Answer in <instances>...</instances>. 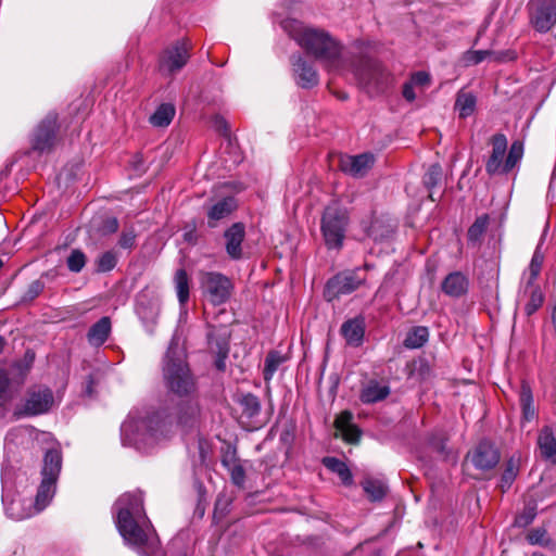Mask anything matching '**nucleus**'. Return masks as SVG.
Listing matches in <instances>:
<instances>
[{
    "mask_svg": "<svg viewBox=\"0 0 556 556\" xmlns=\"http://www.w3.org/2000/svg\"><path fill=\"white\" fill-rule=\"evenodd\" d=\"M323 464L328 470L338 475L344 485H351L353 483L352 472L344 462L336 457H325Z\"/></svg>",
    "mask_w": 556,
    "mask_h": 556,
    "instance_id": "nucleus-33",
    "label": "nucleus"
},
{
    "mask_svg": "<svg viewBox=\"0 0 556 556\" xmlns=\"http://www.w3.org/2000/svg\"><path fill=\"white\" fill-rule=\"evenodd\" d=\"M486 224H488V218L485 216L478 218L468 230L469 239H471V240L478 239L485 230Z\"/></svg>",
    "mask_w": 556,
    "mask_h": 556,
    "instance_id": "nucleus-52",
    "label": "nucleus"
},
{
    "mask_svg": "<svg viewBox=\"0 0 556 556\" xmlns=\"http://www.w3.org/2000/svg\"><path fill=\"white\" fill-rule=\"evenodd\" d=\"M359 400L364 404H372L382 400V384L378 379H369L362 384Z\"/></svg>",
    "mask_w": 556,
    "mask_h": 556,
    "instance_id": "nucleus-32",
    "label": "nucleus"
},
{
    "mask_svg": "<svg viewBox=\"0 0 556 556\" xmlns=\"http://www.w3.org/2000/svg\"><path fill=\"white\" fill-rule=\"evenodd\" d=\"M236 203L233 198H224L216 202L207 212L208 226L216 227V222L227 217L235 210Z\"/></svg>",
    "mask_w": 556,
    "mask_h": 556,
    "instance_id": "nucleus-29",
    "label": "nucleus"
},
{
    "mask_svg": "<svg viewBox=\"0 0 556 556\" xmlns=\"http://www.w3.org/2000/svg\"><path fill=\"white\" fill-rule=\"evenodd\" d=\"M383 394H384V399L388 396L389 394V388L384 386V391H383Z\"/></svg>",
    "mask_w": 556,
    "mask_h": 556,
    "instance_id": "nucleus-59",
    "label": "nucleus"
},
{
    "mask_svg": "<svg viewBox=\"0 0 556 556\" xmlns=\"http://www.w3.org/2000/svg\"><path fill=\"white\" fill-rule=\"evenodd\" d=\"M467 289L468 280L459 271L448 274L442 282L443 292L453 298H458L465 294Z\"/></svg>",
    "mask_w": 556,
    "mask_h": 556,
    "instance_id": "nucleus-25",
    "label": "nucleus"
},
{
    "mask_svg": "<svg viewBox=\"0 0 556 556\" xmlns=\"http://www.w3.org/2000/svg\"><path fill=\"white\" fill-rule=\"evenodd\" d=\"M58 128V115L54 112L48 113L34 131L33 149L39 152L49 151L55 142Z\"/></svg>",
    "mask_w": 556,
    "mask_h": 556,
    "instance_id": "nucleus-16",
    "label": "nucleus"
},
{
    "mask_svg": "<svg viewBox=\"0 0 556 556\" xmlns=\"http://www.w3.org/2000/svg\"><path fill=\"white\" fill-rule=\"evenodd\" d=\"M353 414L350 410L341 412L334 420V427L339 435L348 443L355 444L359 441L362 431L353 422Z\"/></svg>",
    "mask_w": 556,
    "mask_h": 556,
    "instance_id": "nucleus-20",
    "label": "nucleus"
},
{
    "mask_svg": "<svg viewBox=\"0 0 556 556\" xmlns=\"http://www.w3.org/2000/svg\"><path fill=\"white\" fill-rule=\"evenodd\" d=\"M476 108V97L470 92L460 91L457 94L455 109L458 111L460 117L465 118L470 116Z\"/></svg>",
    "mask_w": 556,
    "mask_h": 556,
    "instance_id": "nucleus-35",
    "label": "nucleus"
},
{
    "mask_svg": "<svg viewBox=\"0 0 556 556\" xmlns=\"http://www.w3.org/2000/svg\"><path fill=\"white\" fill-rule=\"evenodd\" d=\"M349 225V214L338 204L328 205L321 216L320 230L328 249H341Z\"/></svg>",
    "mask_w": 556,
    "mask_h": 556,
    "instance_id": "nucleus-7",
    "label": "nucleus"
},
{
    "mask_svg": "<svg viewBox=\"0 0 556 556\" xmlns=\"http://www.w3.org/2000/svg\"><path fill=\"white\" fill-rule=\"evenodd\" d=\"M62 468L61 452L52 448L48 450L43 457V466L41 470L42 478H49L56 482Z\"/></svg>",
    "mask_w": 556,
    "mask_h": 556,
    "instance_id": "nucleus-26",
    "label": "nucleus"
},
{
    "mask_svg": "<svg viewBox=\"0 0 556 556\" xmlns=\"http://www.w3.org/2000/svg\"><path fill=\"white\" fill-rule=\"evenodd\" d=\"M341 334L351 346H359L363 343L365 327L362 318L349 319L341 326Z\"/></svg>",
    "mask_w": 556,
    "mask_h": 556,
    "instance_id": "nucleus-24",
    "label": "nucleus"
},
{
    "mask_svg": "<svg viewBox=\"0 0 556 556\" xmlns=\"http://www.w3.org/2000/svg\"><path fill=\"white\" fill-rule=\"evenodd\" d=\"M166 389L178 397H189L195 391V380L186 362V353L173 338L163 361Z\"/></svg>",
    "mask_w": 556,
    "mask_h": 556,
    "instance_id": "nucleus-5",
    "label": "nucleus"
},
{
    "mask_svg": "<svg viewBox=\"0 0 556 556\" xmlns=\"http://www.w3.org/2000/svg\"><path fill=\"white\" fill-rule=\"evenodd\" d=\"M54 404L53 392L45 386L30 387L21 405L14 410V416L18 418L33 417L47 414Z\"/></svg>",
    "mask_w": 556,
    "mask_h": 556,
    "instance_id": "nucleus-9",
    "label": "nucleus"
},
{
    "mask_svg": "<svg viewBox=\"0 0 556 556\" xmlns=\"http://www.w3.org/2000/svg\"><path fill=\"white\" fill-rule=\"evenodd\" d=\"M363 226L367 235L376 239L379 230L382 227V222L380 220V217L378 216L377 212L374 211L369 217V220L363 222Z\"/></svg>",
    "mask_w": 556,
    "mask_h": 556,
    "instance_id": "nucleus-49",
    "label": "nucleus"
},
{
    "mask_svg": "<svg viewBox=\"0 0 556 556\" xmlns=\"http://www.w3.org/2000/svg\"><path fill=\"white\" fill-rule=\"evenodd\" d=\"M415 88L416 87L410 81H407L403 87V97L409 102L416 99Z\"/></svg>",
    "mask_w": 556,
    "mask_h": 556,
    "instance_id": "nucleus-55",
    "label": "nucleus"
},
{
    "mask_svg": "<svg viewBox=\"0 0 556 556\" xmlns=\"http://www.w3.org/2000/svg\"><path fill=\"white\" fill-rule=\"evenodd\" d=\"M409 81L416 87L425 89L430 85L431 77L429 73L420 71L412 75Z\"/></svg>",
    "mask_w": 556,
    "mask_h": 556,
    "instance_id": "nucleus-53",
    "label": "nucleus"
},
{
    "mask_svg": "<svg viewBox=\"0 0 556 556\" xmlns=\"http://www.w3.org/2000/svg\"><path fill=\"white\" fill-rule=\"evenodd\" d=\"M543 261H544V255L540 251V247H538L536 250L534 251V254L532 256L529 268L523 275V277L526 279V283L528 286H532L534 283L535 279L538 278V276L541 271Z\"/></svg>",
    "mask_w": 556,
    "mask_h": 556,
    "instance_id": "nucleus-39",
    "label": "nucleus"
},
{
    "mask_svg": "<svg viewBox=\"0 0 556 556\" xmlns=\"http://www.w3.org/2000/svg\"><path fill=\"white\" fill-rule=\"evenodd\" d=\"M97 381L92 375H88L85 381L84 393L88 396H92L94 393V386Z\"/></svg>",
    "mask_w": 556,
    "mask_h": 556,
    "instance_id": "nucleus-56",
    "label": "nucleus"
},
{
    "mask_svg": "<svg viewBox=\"0 0 556 556\" xmlns=\"http://www.w3.org/2000/svg\"><path fill=\"white\" fill-rule=\"evenodd\" d=\"M26 357H28V362H15L11 366V370L0 367V399H11L12 384L15 383L17 387H20L24 383L34 361V354L30 355L27 352Z\"/></svg>",
    "mask_w": 556,
    "mask_h": 556,
    "instance_id": "nucleus-15",
    "label": "nucleus"
},
{
    "mask_svg": "<svg viewBox=\"0 0 556 556\" xmlns=\"http://www.w3.org/2000/svg\"><path fill=\"white\" fill-rule=\"evenodd\" d=\"M189 50V45L185 40L176 41L166 48L160 58V72L168 75L179 72L190 58Z\"/></svg>",
    "mask_w": 556,
    "mask_h": 556,
    "instance_id": "nucleus-14",
    "label": "nucleus"
},
{
    "mask_svg": "<svg viewBox=\"0 0 556 556\" xmlns=\"http://www.w3.org/2000/svg\"><path fill=\"white\" fill-rule=\"evenodd\" d=\"M365 281L363 269L344 270L329 279L325 288V298L328 301L338 299L341 295L350 294Z\"/></svg>",
    "mask_w": 556,
    "mask_h": 556,
    "instance_id": "nucleus-11",
    "label": "nucleus"
},
{
    "mask_svg": "<svg viewBox=\"0 0 556 556\" xmlns=\"http://www.w3.org/2000/svg\"><path fill=\"white\" fill-rule=\"evenodd\" d=\"M118 226H119L118 220L115 217H110V218L105 219L103 229L106 232L113 233V232L117 231Z\"/></svg>",
    "mask_w": 556,
    "mask_h": 556,
    "instance_id": "nucleus-57",
    "label": "nucleus"
},
{
    "mask_svg": "<svg viewBox=\"0 0 556 556\" xmlns=\"http://www.w3.org/2000/svg\"><path fill=\"white\" fill-rule=\"evenodd\" d=\"M519 470V459L510 457L506 464V469L502 475L501 488L503 491L510 488Z\"/></svg>",
    "mask_w": 556,
    "mask_h": 556,
    "instance_id": "nucleus-45",
    "label": "nucleus"
},
{
    "mask_svg": "<svg viewBox=\"0 0 556 556\" xmlns=\"http://www.w3.org/2000/svg\"><path fill=\"white\" fill-rule=\"evenodd\" d=\"M226 240L227 254L232 260H239L242 256V242L245 237V229L242 223L232 224L224 233Z\"/></svg>",
    "mask_w": 556,
    "mask_h": 556,
    "instance_id": "nucleus-21",
    "label": "nucleus"
},
{
    "mask_svg": "<svg viewBox=\"0 0 556 556\" xmlns=\"http://www.w3.org/2000/svg\"><path fill=\"white\" fill-rule=\"evenodd\" d=\"M45 285L41 280H35L29 286L27 291L25 292L23 300L24 301H33L36 299L43 290Z\"/></svg>",
    "mask_w": 556,
    "mask_h": 556,
    "instance_id": "nucleus-54",
    "label": "nucleus"
},
{
    "mask_svg": "<svg viewBox=\"0 0 556 556\" xmlns=\"http://www.w3.org/2000/svg\"><path fill=\"white\" fill-rule=\"evenodd\" d=\"M429 338V331L427 327L418 326L413 328L406 336L404 344L408 349L421 348Z\"/></svg>",
    "mask_w": 556,
    "mask_h": 556,
    "instance_id": "nucleus-37",
    "label": "nucleus"
},
{
    "mask_svg": "<svg viewBox=\"0 0 556 556\" xmlns=\"http://www.w3.org/2000/svg\"><path fill=\"white\" fill-rule=\"evenodd\" d=\"M206 338L210 351L216 355V368L224 371L226 368V358L229 353L230 332L226 327L210 326Z\"/></svg>",
    "mask_w": 556,
    "mask_h": 556,
    "instance_id": "nucleus-17",
    "label": "nucleus"
},
{
    "mask_svg": "<svg viewBox=\"0 0 556 556\" xmlns=\"http://www.w3.org/2000/svg\"><path fill=\"white\" fill-rule=\"evenodd\" d=\"M239 403L242 408L243 416L249 419L256 417L261 412L260 400L252 393L242 395Z\"/></svg>",
    "mask_w": 556,
    "mask_h": 556,
    "instance_id": "nucleus-38",
    "label": "nucleus"
},
{
    "mask_svg": "<svg viewBox=\"0 0 556 556\" xmlns=\"http://www.w3.org/2000/svg\"><path fill=\"white\" fill-rule=\"evenodd\" d=\"M442 178V168L439 164H432L429 166L427 172L424 175L422 182L425 187L429 190V198L434 201L432 189L435 188Z\"/></svg>",
    "mask_w": 556,
    "mask_h": 556,
    "instance_id": "nucleus-40",
    "label": "nucleus"
},
{
    "mask_svg": "<svg viewBox=\"0 0 556 556\" xmlns=\"http://www.w3.org/2000/svg\"><path fill=\"white\" fill-rule=\"evenodd\" d=\"M137 314L144 321H150L154 324L157 319L160 308L156 303H150L149 305H144L142 302V295H139L137 300Z\"/></svg>",
    "mask_w": 556,
    "mask_h": 556,
    "instance_id": "nucleus-41",
    "label": "nucleus"
},
{
    "mask_svg": "<svg viewBox=\"0 0 556 556\" xmlns=\"http://www.w3.org/2000/svg\"><path fill=\"white\" fill-rule=\"evenodd\" d=\"M492 153L485 163V170L490 175L509 173L522 159L523 143L514 141L510 146L506 159L507 138L503 134H496L491 139Z\"/></svg>",
    "mask_w": 556,
    "mask_h": 556,
    "instance_id": "nucleus-6",
    "label": "nucleus"
},
{
    "mask_svg": "<svg viewBox=\"0 0 556 556\" xmlns=\"http://www.w3.org/2000/svg\"><path fill=\"white\" fill-rule=\"evenodd\" d=\"M283 362V357L279 352L271 351L267 354L264 363L263 376L264 380L268 381L273 378L274 374Z\"/></svg>",
    "mask_w": 556,
    "mask_h": 556,
    "instance_id": "nucleus-42",
    "label": "nucleus"
},
{
    "mask_svg": "<svg viewBox=\"0 0 556 556\" xmlns=\"http://www.w3.org/2000/svg\"><path fill=\"white\" fill-rule=\"evenodd\" d=\"M200 283L203 295L215 306L226 303L233 290L231 280L217 271L203 273Z\"/></svg>",
    "mask_w": 556,
    "mask_h": 556,
    "instance_id": "nucleus-10",
    "label": "nucleus"
},
{
    "mask_svg": "<svg viewBox=\"0 0 556 556\" xmlns=\"http://www.w3.org/2000/svg\"><path fill=\"white\" fill-rule=\"evenodd\" d=\"M528 10L530 23L535 30L547 33L556 24L555 0H530Z\"/></svg>",
    "mask_w": 556,
    "mask_h": 556,
    "instance_id": "nucleus-12",
    "label": "nucleus"
},
{
    "mask_svg": "<svg viewBox=\"0 0 556 556\" xmlns=\"http://www.w3.org/2000/svg\"><path fill=\"white\" fill-rule=\"evenodd\" d=\"M174 115V105L169 103H163L150 116V123L156 127H165L170 124Z\"/></svg>",
    "mask_w": 556,
    "mask_h": 556,
    "instance_id": "nucleus-34",
    "label": "nucleus"
},
{
    "mask_svg": "<svg viewBox=\"0 0 556 556\" xmlns=\"http://www.w3.org/2000/svg\"><path fill=\"white\" fill-rule=\"evenodd\" d=\"M338 168L345 175L353 178L365 177L376 163L372 153L365 152L357 155L339 153L334 156Z\"/></svg>",
    "mask_w": 556,
    "mask_h": 556,
    "instance_id": "nucleus-13",
    "label": "nucleus"
},
{
    "mask_svg": "<svg viewBox=\"0 0 556 556\" xmlns=\"http://www.w3.org/2000/svg\"><path fill=\"white\" fill-rule=\"evenodd\" d=\"M391 227L390 224L383 225V228Z\"/></svg>",
    "mask_w": 556,
    "mask_h": 556,
    "instance_id": "nucleus-62",
    "label": "nucleus"
},
{
    "mask_svg": "<svg viewBox=\"0 0 556 556\" xmlns=\"http://www.w3.org/2000/svg\"><path fill=\"white\" fill-rule=\"evenodd\" d=\"M493 56L495 61L503 62L515 59L513 52H493L491 50H467L463 53L460 62L464 66L469 67L477 65L486 58Z\"/></svg>",
    "mask_w": 556,
    "mask_h": 556,
    "instance_id": "nucleus-22",
    "label": "nucleus"
},
{
    "mask_svg": "<svg viewBox=\"0 0 556 556\" xmlns=\"http://www.w3.org/2000/svg\"><path fill=\"white\" fill-rule=\"evenodd\" d=\"M136 232L132 228L124 229L121 233L118 245L122 249H132L136 243Z\"/></svg>",
    "mask_w": 556,
    "mask_h": 556,
    "instance_id": "nucleus-50",
    "label": "nucleus"
},
{
    "mask_svg": "<svg viewBox=\"0 0 556 556\" xmlns=\"http://www.w3.org/2000/svg\"><path fill=\"white\" fill-rule=\"evenodd\" d=\"M31 442V430L26 427L11 429L5 435L7 459L2 466V503L5 514L13 520H23L37 514L29 498L21 497L17 484L26 481V472L17 467L16 448Z\"/></svg>",
    "mask_w": 556,
    "mask_h": 556,
    "instance_id": "nucleus-3",
    "label": "nucleus"
},
{
    "mask_svg": "<svg viewBox=\"0 0 556 556\" xmlns=\"http://www.w3.org/2000/svg\"><path fill=\"white\" fill-rule=\"evenodd\" d=\"M2 265H3V263H2V261L0 260V268L2 267Z\"/></svg>",
    "mask_w": 556,
    "mask_h": 556,
    "instance_id": "nucleus-63",
    "label": "nucleus"
},
{
    "mask_svg": "<svg viewBox=\"0 0 556 556\" xmlns=\"http://www.w3.org/2000/svg\"><path fill=\"white\" fill-rule=\"evenodd\" d=\"M519 402L522 410V418L526 421L533 420L536 417V408L534 406L532 390L526 381L521 382Z\"/></svg>",
    "mask_w": 556,
    "mask_h": 556,
    "instance_id": "nucleus-31",
    "label": "nucleus"
},
{
    "mask_svg": "<svg viewBox=\"0 0 556 556\" xmlns=\"http://www.w3.org/2000/svg\"><path fill=\"white\" fill-rule=\"evenodd\" d=\"M56 482L49 478H42L38 488L35 503L33 504L37 514L42 511L51 502L55 493Z\"/></svg>",
    "mask_w": 556,
    "mask_h": 556,
    "instance_id": "nucleus-30",
    "label": "nucleus"
},
{
    "mask_svg": "<svg viewBox=\"0 0 556 556\" xmlns=\"http://www.w3.org/2000/svg\"><path fill=\"white\" fill-rule=\"evenodd\" d=\"M116 527L126 542L140 556H155L160 540L149 520L141 492L125 493L114 504Z\"/></svg>",
    "mask_w": 556,
    "mask_h": 556,
    "instance_id": "nucleus-2",
    "label": "nucleus"
},
{
    "mask_svg": "<svg viewBox=\"0 0 556 556\" xmlns=\"http://www.w3.org/2000/svg\"><path fill=\"white\" fill-rule=\"evenodd\" d=\"M87 263V256L80 249H73L66 258V266L72 273H80Z\"/></svg>",
    "mask_w": 556,
    "mask_h": 556,
    "instance_id": "nucleus-44",
    "label": "nucleus"
},
{
    "mask_svg": "<svg viewBox=\"0 0 556 556\" xmlns=\"http://www.w3.org/2000/svg\"><path fill=\"white\" fill-rule=\"evenodd\" d=\"M117 264V255L113 251H106L99 255L96 261L97 271H111Z\"/></svg>",
    "mask_w": 556,
    "mask_h": 556,
    "instance_id": "nucleus-46",
    "label": "nucleus"
},
{
    "mask_svg": "<svg viewBox=\"0 0 556 556\" xmlns=\"http://www.w3.org/2000/svg\"><path fill=\"white\" fill-rule=\"evenodd\" d=\"M362 485L371 501H380L382 498V484L379 481L366 479Z\"/></svg>",
    "mask_w": 556,
    "mask_h": 556,
    "instance_id": "nucleus-48",
    "label": "nucleus"
},
{
    "mask_svg": "<svg viewBox=\"0 0 556 556\" xmlns=\"http://www.w3.org/2000/svg\"><path fill=\"white\" fill-rule=\"evenodd\" d=\"M165 556H174V555L172 554V552H170V551H167V552L165 553ZM177 556H187V555H186V553L179 552V553L177 554Z\"/></svg>",
    "mask_w": 556,
    "mask_h": 556,
    "instance_id": "nucleus-58",
    "label": "nucleus"
},
{
    "mask_svg": "<svg viewBox=\"0 0 556 556\" xmlns=\"http://www.w3.org/2000/svg\"><path fill=\"white\" fill-rule=\"evenodd\" d=\"M468 457L477 469L489 470L500 462V452L491 442L481 441Z\"/></svg>",
    "mask_w": 556,
    "mask_h": 556,
    "instance_id": "nucleus-19",
    "label": "nucleus"
},
{
    "mask_svg": "<svg viewBox=\"0 0 556 556\" xmlns=\"http://www.w3.org/2000/svg\"><path fill=\"white\" fill-rule=\"evenodd\" d=\"M219 122L224 124L225 129L227 130V128H226V124H225L224 119H219Z\"/></svg>",
    "mask_w": 556,
    "mask_h": 556,
    "instance_id": "nucleus-60",
    "label": "nucleus"
},
{
    "mask_svg": "<svg viewBox=\"0 0 556 556\" xmlns=\"http://www.w3.org/2000/svg\"><path fill=\"white\" fill-rule=\"evenodd\" d=\"M175 289L180 305L189 300V278L185 269H178L174 277Z\"/></svg>",
    "mask_w": 556,
    "mask_h": 556,
    "instance_id": "nucleus-36",
    "label": "nucleus"
},
{
    "mask_svg": "<svg viewBox=\"0 0 556 556\" xmlns=\"http://www.w3.org/2000/svg\"><path fill=\"white\" fill-rule=\"evenodd\" d=\"M110 333L111 320L109 317L104 316L90 327L87 333V340L90 345L99 348L108 340Z\"/></svg>",
    "mask_w": 556,
    "mask_h": 556,
    "instance_id": "nucleus-27",
    "label": "nucleus"
},
{
    "mask_svg": "<svg viewBox=\"0 0 556 556\" xmlns=\"http://www.w3.org/2000/svg\"><path fill=\"white\" fill-rule=\"evenodd\" d=\"M281 28L303 48L307 54L320 61L328 71L342 68V47L327 31L305 27L295 18H285Z\"/></svg>",
    "mask_w": 556,
    "mask_h": 556,
    "instance_id": "nucleus-4",
    "label": "nucleus"
},
{
    "mask_svg": "<svg viewBox=\"0 0 556 556\" xmlns=\"http://www.w3.org/2000/svg\"><path fill=\"white\" fill-rule=\"evenodd\" d=\"M536 516V507L535 505L529 504L527 505L523 510L516 516L515 518V525L520 528H525L529 526Z\"/></svg>",
    "mask_w": 556,
    "mask_h": 556,
    "instance_id": "nucleus-47",
    "label": "nucleus"
},
{
    "mask_svg": "<svg viewBox=\"0 0 556 556\" xmlns=\"http://www.w3.org/2000/svg\"><path fill=\"white\" fill-rule=\"evenodd\" d=\"M526 288L530 290V300L525 306V312L528 316H531L542 306L544 296L539 287L534 286V283L532 286L526 283Z\"/></svg>",
    "mask_w": 556,
    "mask_h": 556,
    "instance_id": "nucleus-43",
    "label": "nucleus"
},
{
    "mask_svg": "<svg viewBox=\"0 0 556 556\" xmlns=\"http://www.w3.org/2000/svg\"><path fill=\"white\" fill-rule=\"evenodd\" d=\"M536 443L542 458L556 464V438L549 426H544L540 430Z\"/></svg>",
    "mask_w": 556,
    "mask_h": 556,
    "instance_id": "nucleus-23",
    "label": "nucleus"
},
{
    "mask_svg": "<svg viewBox=\"0 0 556 556\" xmlns=\"http://www.w3.org/2000/svg\"><path fill=\"white\" fill-rule=\"evenodd\" d=\"M291 63L294 79L300 87L309 89L318 85L319 76L312 63L300 54L292 55Z\"/></svg>",
    "mask_w": 556,
    "mask_h": 556,
    "instance_id": "nucleus-18",
    "label": "nucleus"
},
{
    "mask_svg": "<svg viewBox=\"0 0 556 556\" xmlns=\"http://www.w3.org/2000/svg\"><path fill=\"white\" fill-rule=\"evenodd\" d=\"M354 75L359 87L370 97H378L381 93V70L379 63L374 59L371 51L366 48L354 64Z\"/></svg>",
    "mask_w": 556,
    "mask_h": 556,
    "instance_id": "nucleus-8",
    "label": "nucleus"
},
{
    "mask_svg": "<svg viewBox=\"0 0 556 556\" xmlns=\"http://www.w3.org/2000/svg\"><path fill=\"white\" fill-rule=\"evenodd\" d=\"M391 227L390 224L383 225V228Z\"/></svg>",
    "mask_w": 556,
    "mask_h": 556,
    "instance_id": "nucleus-61",
    "label": "nucleus"
},
{
    "mask_svg": "<svg viewBox=\"0 0 556 556\" xmlns=\"http://www.w3.org/2000/svg\"><path fill=\"white\" fill-rule=\"evenodd\" d=\"M222 464L228 470L231 482L235 485L242 488L245 482V470L240 459L236 457V454H226L222 459Z\"/></svg>",
    "mask_w": 556,
    "mask_h": 556,
    "instance_id": "nucleus-28",
    "label": "nucleus"
},
{
    "mask_svg": "<svg viewBox=\"0 0 556 556\" xmlns=\"http://www.w3.org/2000/svg\"><path fill=\"white\" fill-rule=\"evenodd\" d=\"M527 540L532 545H546V530L543 528L533 529L528 533Z\"/></svg>",
    "mask_w": 556,
    "mask_h": 556,
    "instance_id": "nucleus-51",
    "label": "nucleus"
},
{
    "mask_svg": "<svg viewBox=\"0 0 556 556\" xmlns=\"http://www.w3.org/2000/svg\"><path fill=\"white\" fill-rule=\"evenodd\" d=\"M199 414V405L193 400L181 401L174 413L161 408L156 412H131L122 424L121 435L125 446L148 453L154 445L172 433L174 422L188 425Z\"/></svg>",
    "mask_w": 556,
    "mask_h": 556,
    "instance_id": "nucleus-1",
    "label": "nucleus"
}]
</instances>
